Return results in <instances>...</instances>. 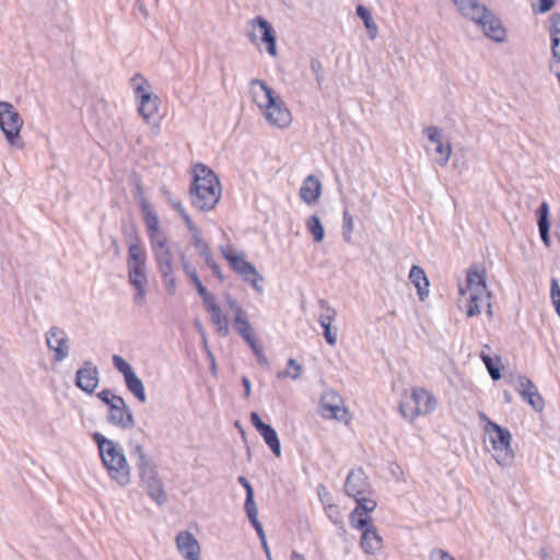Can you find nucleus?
I'll list each match as a JSON object with an SVG mask.
<instances>
[{"label":"nucleus","mask_w":560,"mask_h":560,"mask_svg":"<svg viewBox=\"0 0 560 560\" xmlns=\"http://www.w3.org/2000/svg\"><path fill=\"white\" fill-rule=\"evenodd\" d=\"M319 305L325 311L324 313L319 314V316H318L319 325L322 326V325H325V324H331L332 320L335 319L336 315H337L336 310L330 307L328 302L326 300H323V299L319 300Z\"/></svg>","instance_id":"nucleus-42"},{"label":"nucleus","mask_w":560,"mask_h":560,"mask_svg":"<svg viewBox=\"0 0 560 560\" xmlns=\"http://www.w3.org/2000/svg\"><path fill=\"white\" fill-rule=\"evenodd\" d=\"M242 384L244 386V389H245V397H249L250 396V393H252V386H250V381L247 376H243L242 377Z\"/></svg>","instance_id":"nucleus-63"},{"label":"nucleus","mask_w":560,"mask_h":560,"mask_svg":"<svg viewBox=\"0 0 560 560\" xmlns=\"http://www.w3.org/2000/svg\"><path fill=\"white\" fill-rule=\"evenodd\" d=\"M222 256L228 260V257H240L241 254L235 253L231 247H221Z\"/></svg>","instance_id":"nucleus-62"},{"label":"nucleus","mask_w":560,"mask_h":560,"mask_svg":"<svg viewBox=\"0 0 560 560\" xmlns=\"http://www.w3.org/2000/svg\"><path fill=\"white\" fill-rule=\"evenodd\" d=\"M399 410H400L401 416L409 421H412L417 417L422 416L420 412L419 406H417L413 390L411 392L410 395L405 396L401 399V402L399 405Z\"/></svg>","instance_id":"nucleus-27"},{"label":"nucleus","mask_w":560,"mask_h":560,"mask_svg":"<svg viewBox=\"0 0 560 560\" xmlns=\"http://www.w3.org/2000/svg\"><path fill=\"white\" fill-rule=\"evenodd\" d=\"M307 231L313 235L316 243H320L325 237V230L320 219L313 214L306 221Z\"/></svg>","instance_id":"nucleus-38"},{"label":"nucleus","mask_w":560,"mask_h":560,"mask_svg":"<svg viewBox=\"0 0 560 560\" xmlns=\"http://www.w3.org/2000/svg\"><path fill=\"white\" fill-rule=\"evenodd\" d=\"M23 120L13 105L9 102H0V129L5 139L12 145L18 143Z\"/></svg>","instance_id":"nucleus-12"},{"label":"nucleus","mask_w":560,"mask_h":560,"mask_svg":"<svg viewBox=\"0 0 560 560\" xmlns=\"http://www.w3.org/2000/svg\"><path fill=\"white\" fill-rule=\"evenodd\" d=\"M550 298L556 307L557 314L560 316V285L555 278L551 280Z\"/></svg>","instance_id":"nucleus-49"},{"label":"nucleus","mask_w":560,"mask_h":560,"mask_svg":"<svg viewBox=\"0 0 560 560\" xmlns=\"http://www.w3.org/2000/svg\"><path fill=\"white\" fill-rule=\"evenodd\" d=\"M430 560H455L450 553L442 549H434L430 555Z\"/></svg>","instance_id":"nucleus-56"},{"label":"nucleus","mask_w":560,"mask_h":560,"mask_svg":"<svg viewBox=\"0 0 560 560\" xmlns=\"http://www.w3.org/2000/svg\"><path fill=\"white\" fill-rule=\"evenodd\" d=\"M248 346L250 347V349L253 350L254 354L256 355L257 358V361L261 364H267V359L266 357L262 353V350H261V347L258 345L256 338L247 341Z\"/></svg>","instance_id":"nucleus-52"},{"label":"nucleus","mask_w":560,"mask_h":560,"mask_svg":"<svg viewBox=\"0 0 560 560\" xmlns=\"http://www.w3.org/2000/svg\"><path fill=\"white\" fill-rule=\"evenodd\" d=\"M177 214L182 218L190 234V244L194 245L196 249L202 247L207 242L203 240L200 229L195 224L180 202H177Z\"/></svg>","instance_id":"nucleus-22"},{"label":"nucleus","mask_w":560,"mask_h":560,"mask_svg":"<svg viewBox=\"0 0 560 560\" xmlns=\"http://www.w3.org/2000/svg\"><path fill=\"white\" fill-rule=\"evenodd\" d=\"M551 52L556 61H560V14L550 18Z\"/></svg>","instance_id":"nucleus-30"},{"label":"nucleus","mask_w":560,"mask_h":560,"mask_svg":"<svg viewBox=\"0 0 560 560\" xmlns=\"http://www.w3.org/2000/svg\"><path fill=\"white\" fill-rule=\"evenodd\" d=\"M75 386L86 394H93L100 384L98 368L90 360L84 361L75 373Z\"/></svg>","instance_id":"nucleus-16"},{"label":"nucleus","mask_w":560,"mask_h":560,"mask_svg":"<svg viewBox=\"0 0 560 560\" xmlns=\"http://www.w3.org/2000/svg\"><path fill=\"white\" fill-rule=\"evenodd\" d=\"M258 433L264 439L265 443L269 446L273 455L280 457L281 443L277 431L270 424L267 423Z\"/></svg>","instance_id":"nucleus-29"},{"label":"nucleus","mask_w":560,"mask_h":560,"mask_svg":"<svg viewBox=\"0 0 560 560\" xmlns=\"http://www.w3.org/2000/svg\"><path fill=\"white\" fill-rule=\"evenodd\" d=\"M252 84L259 85L264 93V101L260 102L257 98L258 106L265 109V118L267 121L278 128H285L291 124L292 117L290 110L285 107L284 103L273 94V90L267 85L262 80H253Z\"/></svg>","instance_id":"nucleus-7"},{"label":"nucleus","mask_w":560,"mask_h":560,"mask_svg":"<svg viewBox=\"0 0 560 560\" xmlns=\"http://www.w3.org/2000/svg\"><path fill=\"white\" fill-rule=\"evenodd\" d=\"M107 421L124 430L135 427L133 415L122 397L108 407Z\"/></svg>","instance_id":"nucleus-17"},{"label":"nucleus","mask_w":560,"mask_h":560,"mask_svg":"<svg viewBox=\"0 0 560 560\" xmlns=\"http://www.w3.org/2000/svg\"><path fill=\"white\" fill-rule=\"evenodd\" d=\"M237 481L244 487L245 492H246V498H245L244 505H253V504H255L254 489H253L250 482L248 481V479L246 477H244V476H240L237 478Z\"/></svg>","instance_id":"nucleus-47"},{"label":"nucleus","mask_w":560,"mask_h":560,"mask_svg":"<svg viewBox=\"0 0 560 560\" xmlns=\"http://www.w3.org/2000/svg\"><path fill=\"white\" fill-rule=\"evenodd\" d=\"M536 215L540 238L546 246H549L551 241L549 234V205L547 201H542L540 203V206L536 210Z\"/></svg>","instance_id":"nucleus-23"},{"label":"nucleus","mask_w":560,"mask_h":560,"mask_svg":"<svg viewBox=\"0 0 560 560\" xmlns=\"http://www.w3.org/2000/svg\"><path fill=\"white\" fill-rule=\"evenodd\" d=\"M323 335L328 345L335 346L337 342V332L331 330V324L322 325Z\"/></svg>","instance_id":"nucleus-54"},{"label":"nucleus","mask_w":560,"mask_h":560,"mask_svg":"<svg viewBox=\"0 0 560 560\" xmlns=\"http://www.w3.org/2000/svg\"><path fill=\"white\" fill-rule=\"evenodd\" d=\"M144 223L148 236L155 256L158 268L164 280V284L170 293L175 291V273L173 265V253L168 241L160 228L159 217L151 205L143 203Z\"/></svg>","instance_id":"nucleus-1"},{"label":"nucleus","mask_w":560,"mask_h":560,"mask_svg":"<svg viewBox=\"0 0 560 560\" xmlns=\"http://www.w3.org/2000/svg\"><path fill=\"white\" fill-rule=\"evenodd\" d=\"M125 384L128 390L133 394V396L144 402L147 400L145 389L142 381L137 376L136 373H132L128 377L125 378Z\"/></svg>","instance_id":"nucleus-33"},{"label":"nucleus","mask_w":560,"mask_h":560,"mask_svg":"<svg viewBox=\"0 0 560 560\" xmlns=\"http://www.w3.org/2000/svg\"><path fill=\"white\" fill-rule=\"evenodd\" d=\"M353 228V217L345 209L342 213V237L345 242H351Z\"/></svg>","instance_id":"nucleus-41"},{"label":"nucleus","mask_w":560,"mask_h":560,"mask_svg":"<svg viewBox=\"0 0 560 560\" xmlns=\"http://www.w3.org/2000/svg\"><path fill=\"white\" fill-rule=\"evenodd\" d=\"M188 201L200 212L213 210L220 201L222 187L217 174L207 165L196 163L190 171Z\"/></svg>","instance_id":"nucleus-2"},{"label":"nucleus","mask_w":560,"mask_h":560,"mask_svg":"<svg viewBox=\"0 0 560 560\" xmlns=\"http://www.w3.org/2000/svg\"><path fill=\"white\" fill-rule=\"evenodd\" d=\"M428 139L434 143L438 144L439 142H442V135L441 130L438 127L431 126L424 129L423 131Z\"/></svg>","instance_id":"nucleus-53"},{"label":"nucleus","mask_w":560,"mask_h":560,"mask_svg":"<svg viewBox=\"0 0 560 560\" xmlns=\"http://www.w3.org/2000/svg\"><path fill=\"white\" fill-rule=\"evenodd\" d=\"M318 412L325 419H335L345 423L350 420L349 411L343 406L341 395L332 388H328L322 394Z\"/></svg>","instance_id":"nucleus-11"},{"label":"nucleus","mask_w":560,"mask_h":560,"mask_svg":"<svg viewBox=\"0 0 560 560\" xmlns=\"http://www.w3.org/2000/svg\"><path fill=\"white\" fill-rule=\"evenodd\" d=\"M250 421L254 428L259 432L267 423H265L257 412L250 413Z\"/></svg>","instance_id":"nucleus-59"},{"label":"nucleus","mask_w":560,"mask_h":560,"mask_svg":"<svg viewBox=\"0 0 560 560\" xmlns=\"http://www.w3.org/2000/svg\"><path fill=\"white\" fill-rule=\"evenodd\" d=\"M128 277L129 283L136 289L133 300L137 304H141L147 293V268L145 252L139 243L129 244L128 248Z\"/></svg>","instance_id":"nucleus-6"},{"label":"nucleus","mask_w":560,"mask_h":560,"mask_svg":"<svg viewBox=\"0 0 560 560\" xmlns=\"http://www.w3.org/2000/svg\"><path fill=\"white\" fill-rule=\"evenodd\" d=\"M226 304L229 308L233 312L234 316L238 315V312L241 314H245L246 312L238 305V303L231 296L226 298Z\"/></svg>","instance_id":"nucleus-58"},{"label":"nucleus","mask_w":560,"mask_h":560,"mask_svg":"<svg viewBox=\"0 0 560 560\" xmlns=\"http://www.w3.org/2000/svg\"><path fill=\"white\" fill-rule=\"evenodd\" d=\"M409 279L411 283L417 288L420 301H424V299L429 295L430 285L424 270L420 266L413 265L409 271Z\"/></svg>","instance_id":"nucleus-24"},{"label":"nucleus","mask_w":560,"mask_h":560,"mask_svg":"<svg viewBox=\"0 0 560 560\" xmlns=\"http://www.w3.org/2000/svg\"><path fill=\"white\" fill-rule=\"evenodd\" d=\"M244 509L246 511V514H247V517H248L250 524L257 532V535L264 533L265 530L262 528V525L257 518L258 510H257L256 503L253 505H244Z\"/></svg>","instance_id":"nucleus-43"},{"label":"nucleus","mask_w":560,"mask_h":560,"mask_svg":"<svg viewBox=\"0 0 560 560\" xmlns=\"http://www.w3.org/2000/svg\"><path fill=\"white\" fill-rule=\"evenodd\" d=\"M458 12L470 19L481 27L485 35L490 39L500 43L505 38V28L499 18H497L485 4L478 0H452Z\"/></svg>","instance_id":"nucleus-4"},{"label":"nucleus","mask_w":560,"mask_h":560,"mask_svg":"<svg viewBox=\"0 0 560 560\" xmlns=\"http://www.w3.org/2000/svg\"><path fill=\"white\" fill-rule=\"evenodd\" d=\"M247 36L250 42L256 45L265 44L270 56H277L276 32L266 19L262 16H256L250 20Z\"/></svg>","instance_id":"nucleus-10"},{"label":"nucleus","mask_w":560,"mask_h":560,"mask_svg":"<svg viewBox=\"0 0 560 560\" xmlns=\"http://www.w3.org/2000/svg\"><path fill=\"white\" fill-rule=\"evenodd\" d=\"M354 528L362 530L361 547L366 553L374 555L382 548V537L378 535L376 527L373 525L370 516L359 517Z\"/></svg>","instance_id":"nucleus-14"},{"label":"nucleus","mask_w":560,"mask_h":560,"mask_svg":"<svg viewBox=\"0 0 560 560\" xmlns=\"http://www.w3.org/2000/svg\"><path fill=\"white\" fill-rule=\"evenodd\" d=\"M516 392L520 394L522 399L533 407L535 411H542L545 408V401L542 396L539 394L536 385L525 375L517 376V383L515 386Z\"/></svg>","instance_id":"nucleus-18"},{"label":"nucleus","mask_w":560,"mask_h":560,"mask_svg":"<svg viewBox=\"0 0 560 560\" xmlns=\"http://www.w3.org/2000/svg\"><path fill=\"white\" fill-rule=\"evenodd\" d=\"M485 429L489 434L492 455L497 463L501 466L511 465L514 459V453L511 448V432L491 420H488Z\"/></svg>","instance_id":"nucleus-9"},{"label":"nucleus","mask_w":560,"mask_h":560,"mask_svg":"<svg viewBox=\"0 0 560 560\" xmlns=\"http://www.w3.org/2000/svg\"><path fill=\"white\" fill-rule=\"evenodd\" d=\"M97 398L103 401L107 407L114 404L115 399H119L120 396L115 395L110 389L105 388L97 393Z\"/></svg>","instance_id":"nucleus-50"},{"label":"nucleus","mask_w":560,"mask_h":560,"mask_svg":"<svg viewBox=\"0 0 560 560\" xmlns=\"http://www.w3.org/2000/svg\"><path fill=\"white\" fill-rule=\"evenodd\" d=\"M553 4H555V0H539V9H538V11L540 13H546L549 10H551Z\"/></svg>","instance_id":"nucleus-61"},{"label":"nucleus","mask_w":560,"mask_h":560,"mask_svg":"<svg viewBox=\"0 0 560 560\" xmlns=\"http://www.w3.org/2000/svg\"><path fill=\"white\" fill-rule=\"evenodd\" d=\"M199 255L205 259V262L206 265L212 270L213 275L221 281L223 282L224 278H223V275L221 272V269H220V266L217 264V261L214 260L211 252H210V248H209V245L208 243H206L205 245H202V247H199L196 249Z\"/></svg>","instance_id":"nucleus-35"},{"label":"nucleus","mask_w":560,"mask_h":560,"mask_svg":"<svg viewBox=\"0 0 560 560\" xmlns=\"http://www.w3.org/2000/svg\"><path fill=\"white\" fill-rule=\"evenodd\" d=\"M357 502V508L350 514V524L354 525L359 517L369 516V513L373 512L377 504L376 501L365 498V494L353 498Z\"/></svg>","instance_id":"nucleus-25"},{"label":"nucleus","mask_w":560,"mask_h":560,"mask_svg":"<svg viewBox=\"0 0 560 560\" xmlns=\"http://www.w3.org/2000/svg\"><path fill=\"white\" fill-rule=\"evenodd\" d=\"M211 322L214 325L217 332L221 337H226L230 332L226 316L223 314L221 307L210 312Z\"/></svg>","instance_id":"nucleus-37"},{"label":"nucleus","mask_w":560,"mask_h":560,"mask_svg":"<svg viewBox=\"0 0 560 560\" xmlns=\"http://www.w3.org/2000/svg\"><path fill=\"white\" fill-rule=\"evenodd\" d=\"M322 194V183L315 175H308L300 188V198L307 205L316 202Z\"/></svg>","instance_id":"nucleus-21"},{"label":"nucleus","mask_w":560,"mask_h":560,"mask_svg":"<svg viewBox=\"0 0 560 560\" xmlns=\"http://www.w3.org/2000/svg\"><path fill=\"white\" fill-rule=\"evenodd\" d=\"M490 298V293H469V298L466 305V315L468 317L476 316L481 312V304Z\"/></svg>","instance_id":"nucleus-32"},{"label":"nucleus","mask_w":560,"mask_h":560,"mask_svg":"<svg viewBox=\"0 0 560 560\" xmlns=\"http://www.w3.org/2000/svg\"><path fill=\"white\" fill-rule=\"evenodd\" d=\"M177 551L185 560H202L198 539L187 530L177 533Z\"/></svg>","instance_id":"nucleus-19"},{"label":"nucleus","mask_w":560,"mask_h":560,"mask_svg":"<svg viewBox=\"0 0 560 560\" xmlns=\"http://www.w3.org/2000/svg\"><path fill=\"white\" fill-rule=\"evenodd\" d=\"M228 261L232 269L238 273L244 281L250 283L256 291L262 292V285L260 284L264 281L262 276L256 270L252 262L245 259L243 254H241L240 257H228Z\"/></svg>","instance_id":"nucleus-15"},{"label":"nucleus","mask_w":560,"mask_h":560,"mask_svg":"<svg viewBox=\"0 0 560 560\" xmlns=\"http://www.w3.org/2000/svg\"><path fill=\"white\" fill-rule=\"evenodd\" d=\"M133 197L135 199L139 202L140 205V208H141V211L143 210V203L145 205H151L145 196H144V192H143V188L142 186L140 185V183L137 180L136 182V187H135V191H133Z\"/></svg>","instance_id":"nucleus-55"},{"label":"nucleus","mask_w":560,"mask_h":560,"mask_svg":"<svg viewBox=\"0 0 560 560\" xmlns=\"http://www.w3.org/2000/svg\"><path fill=\"white\" fill-rule=\"evenodd\" d=\"M202 302L207 308V311L210 313L212 311H215L217 308H219L220 306L217 304L215 302V298L214 295L211 293L210 295L208 296H205L202 299Z\"/></svg>","instance_id":"nucleus-57"},{"label":"nucleus","mask_w":560,"mask_h":560,"mask_svg":"<svg viewBox=\"0 0 560 560\" xmlns=\"http://www.w3.org/2000/svg\"><path fill=\"white\" fill-rule=\"evenodd\" d=\"M130 85L133 89L136 98L139 101L138 110L140 115L148 122L155 121V119L160 117V100L151 92L149 81L141 73H136L130 79Z\"/></svg>","instance_id":"nucleus-8"},{"label":"nucleus","mask_w":560,"mask_h":560,"mask_svg":"<svg viewBox=\"0 0 560 560\" xmlns=\"http://www.w3.org/2000/svg\"><path fill=\"white\" fill-rule=\"evenodd\" d=\"M130 456L136 462L141 480L147 487L148 494L159 505L164 503L166 495L162 489L161 480L156 476L155 466L152 459L145 454L142 445L131 441Z\"/></svg>","instance_id":"nucleus-5"},{"label":"nucleus","mask_w":560,"mask_h":560,"mask_svg":"<svg viewBox=\"0 0 560 560\" xmlns=\"http://www.w3.org/2000/svg\"><path fill=\"white\" fill-rule=\"evenodd\" d=\"M357 15L363 21L365 28L368 30L369 37L371 39L376 38L378 28L376 23L373 21L371 11L362 4L357 5Z\"/></svg>","instance_id":"nucleus-34"},{"label":"nucleus","mask_w":560,"mask_h":560,"mask_svg":"<svg viewBox=\"0 0 560 560\" xmlns=\"http://www.w3.org/2000/svg\"><path fill=\"white\" fill-rule=\"evenodd\" d=\"M208 359L210 361V369L213 375H217V364L213 353L207 348Z\"/></svg>","instance_id":"nucleus-64"},{"label":"nucleus","mask_w":560,"mask_h":560,"mask_svg":"<svg viewBox=\"0 0 560 560\" xmlns=\"http://www.w3.org/2000/svg\"><path fill=\"white\" fill-rule=\"evenodd\" d=\"M480 358H481L483 364L486 365L491 378L493 381H499L502 377L500 357H495V359H493L489 354H486L482 352L480 354Z\"/></svg>","instance_id":"nucleus-36"},{"label":"nucleus","mask_w":560,"mask_h":560,"mask_svg":"<svg viewBox=\"0 0 560 560\" xmlns=\"http://www.w3.org/2000/svg\"><path fill=\"white\" fill-rule=\"evenodd\" d=\"M244 509L246 511V514H247V517H248L250 524L257 532V535L264 533L265 530L262 528V525L257 518L258 510H257L256 503L253 505H244Z\"/></svg>","instance_id":"nucleus-44"},{"label":"nucleus","mask_w":560,"mask_h":560,"mask_svg":"<svg viewBox=\"0 0 560 560\" xmlns=\"http://www.w3.org/2000/svg\"><path fill=\"white\" fill-rule=\"evenodd\" d=\"M326 514L329 520L335 524H340L342 521L341 513L339 511L338 505L329 504L325 508Z\"/></svg>","instance_id":"nucleus-51"},{"label":"nucleus","mask_w":560,"mask_h":560,"mask_svg":"<svg viewBox=\"0 0 560 560\" xmlns=\"http://www.w3.org/2000/svg\"><path fill=\"white\" fill-rule=\"evenodd\" d=\"M113 364L124 375V380L135 373L132 366L118 354L113 355Z\"/></svg>","instance_id":"nucleus-45"},{"label":"nucleus","mask_w":560,"mask_h":560,"mask_svg":"<svg viewBox=\"0 0 560 560\" xmlns=\"http://www.w3.org/2000/svg\"><path fill=\"white\" fill-rule=\"evenodd\" d=\"M310 67H311L312 72L315 75V79H316V82H317L318 86L322 88L323 82L325 80V78H324V69H323L322 62L318 59H316V58H312L311 62H310Z\"/></svg>","instance_id":"nucleus-46"},{"label":"nucleus","mask_w":560,"mask_h":560,"mask_svg":"<svg viewBox=\"0 0 560 560\" xmlns=\"http://www.w3.org/2000/svg\"><path fill=\"white\" fill-rule=\"evenodd\" d=\"M182 262H183V269H184L185 273L190 279V281H192L194 280L192 275L198 276L197 269L194 266H191L190 264H188L184 258H182Z\"/></svg>","instance_id":"nucleus-60"},{"label":"nucleus","mask_w":560,"mask_h":560,"mask_svg":"<svg viewBox=\"0 0 560 560\" xmlns=\"http://www.w3.org/2000/svg\"><path fill=\"white\" fill-rule=\"evenodd\" d=\"M235 330L237 334L247 342L254 339V331L250 323L248 322L247 314H241L233 316Z\"/></svg>","instance_id":"nucleus-31"},{"label":"nucleus","mask_w":560,"mask_h":560,"mask_svg":"<svg viewBox=\"0 0 560 560\" xmlns=\"http://www.w3.org/2000/svg\"><path fill=\"white\" fill-rule=\"evenodd\" d=\"M434 151L439 155L436 163L441 166H445L452 154V145L448 142L444 143L442 141L435 144Z\"/></svg>","instance_id":"nucleus-39"},{"label":"nucleus","mask_w":560,"mask_h":560,"mask_svg":"<svg viewBox=\"0 0 560 560\" xmlns=\"http://www.w3.org/2000/svg\"><path fill=\"white\" fill-rule=\"evenodd\" d=\"M550 298L556 307L557 314L560 316V285L555 278L551 280Z\"/></svg>","instance_id":"nucleus-48"},{"label":"nucleus","mask_w":560,"mask_h":560,"mask_svg":"<svg viewBox=\"0 0 560 560\" xmlns=\"http://www.w3.org/2000/svg\"><path fill=\"white\" fill-rule=\"evenodd\" d=\"M417 406L420 408L421 415H428L435 410L436 399L434 395L422 387L413 388Z\"/></svg>","instance_id":"nucleus-26"},{"label":"nucleus","mask_w":560,"mask_h":560,"mask_svg":"<svg viewBox=\"0 0 560 560\" xmlns=\"http://www.w3.org/2000/svg\"><path fill=\"white\" fill-rule=\"evenodd\" d=\"M92 438L109 477L119 486H127L130 482V467L121 446L100 432L93 433Z\"/></svg>","instance_id":"nucleus-3"},{"label":"nucleus","mask_w":560,"mask_h":560,"mask_svg":"<svg viewBox=\"0 0 560 560\" xmlns=\"http://www.w3.org/2000/svg\"><path fill=\"white\" fill-rule=\"evenodd\" d=\"M368 490L369 483L364 471L362 469L351 470L345 482V493L355 498L365 494Z\"/></svg>","instance_id":"nucleus-20"},{"label":"nucleus","mask_w":560,"mask_h":560,"mask_svg":"<svg viewBox=\"0 0 560 560\" xmlns=\"http://www.w3.org/2000/svg\"><path fill=\"white\" fill-rule=\"evenodd\" d=\"M467 290L471 293H487L486 276L483 271L468 270L466 277Z\"/></svg>","instance_id":"nucleus-28"},{"label":"nucleus","mask_w":560,"mask_h":560,"mask_svg":"<svg viewBox=\"0 0 560 560\" xmlns=\"http://www.w3.org/2000/svg\"><path fill=\"white\" fill-rule=\"evenodd\" d=\"M302 365L293 358H290L287 363V370L278 374L279 377H290L292 380L300 378Z\"/></svg>","instance_id":"nucleus-40"},{"label":"nucleus","mask_w":560,"mask_h":560,"mask_svg":"<svg viewBox=\"0 0 560 560\" xmlns=\"http://www.w3.org/2000/svg\"><path fill=\"white\" fill-rule=\"evenodd\" d=\"M46 345L54 352V361L61 362L69 357L70 340L67 332L58 327H50L46 335Z\"/></svg>","instance_id":"nucleus-13"}]
</instances>
